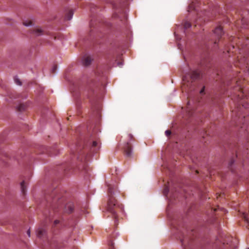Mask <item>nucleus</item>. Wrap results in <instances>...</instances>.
<instances>
[{
    "label": "nucleus",
    "instance_id": "4be33fe9",
    "mask_svg": "<svg viewBox=\"0 0 249 249\" xmlns=\"http://www.w3.org/2000/svg\"><path fill=\"white\" fill-rule=\"evenodd\" d=\"M56 69H57L56 65L53 66V67L52 69V72L53 73H54Z\"/></svg>",
    "mask_w": 249,
    "mask_h": 249
},
{
    "label": "nucleus",
    "instance_id": "20e7f679",
    "mask_svg": "<svg viewBox=\"0 0 249 249\" xmlns=\"http://www.w3.org/2000/svg\"><path fill=\"white\" fill-rule=\"evenodd\" d=\"M113 16L115 18H119L124 25L126 24L127 17V15L125 12L121 13L119 15L118 13H115L114 14Z\"/></svg>",
    "mask_w": 249,
    "mask_h": 249
},
{
    "label": "nucleus",
    "instance_id": "2eb2a0df",
    "mask_svg": "<svg viewBox=\"0 0 249 249\" xmlns=\"http://www.w3.org/2000/svg\"><path fill=\"white\" fill-rule=\"evenodd\" d=\"M20 187H21V192H22V194L23 195H24L26 191V187L25 185L24 181H23L22 182H21Z\"/></svg>",
    "mask_w": 249,
    "mask_h": 249
},
{
    "label": "nucleus",
    "instance_id": "cd10ccee",
    "mask_svg": "<svg viewBox=\"0 0 249 249\" xmlns=\"http://www.w3.org/2000/svg\"><path fill=\"white\" fill-rule=\"evenodd\" d=\"M233 161L232 160H231L230 162V165L231 166L232 165V164L233 163Z\"/></svg>",
    "mask_w": 249,
    "mask_h": 249
},
{
    "label": "nucleus",
    "instance_id": "bb28decb",
    "mask_svg": "<svg viewBox=\"0 0 249 249\" xmlns=\"http://www.w3.org/2000/svg\"><path fill=\"white\" fill-rule=\"evenodd\" d=\"M27 234H28V236H29V237H30V230H28L27 231Z\"/></svg>",
    "mask_w": 249,
    "mask_h": 249
},
{
    "label": "nucleus",
    "instance_id": "a211bd4d",
    "mask_svg": "<svg viewBox=\"0 0 249 249\" xmlns=\"http://www.w3.org/2000/svg\"><path fill=\"white\" fill-rule=\"evenodd\" d=\"M67 207L68 208V213H72L73 211V205L71 204H68L67 206Z\"/></svg>",
    "mask_w": 249,
    "mask_h": 249
},
{
    "label": "nucleus",
    "instance_id": "4468645a",
    "mask_svg": "<svg viewBox=\"0 0 249 249\" xmlns=\"http://www.w3.org/2000/svg\"><path fill=\"white\" fill-rule=\"evenodd\" d=\"M26 108V105L24 104H20L17 107V109L19 111H23Z\"/></svg>",
    "mask_w": 249,
    "mask_h": 249
},
{
    "label": "nucleus",
    "instance_id": "0eeeda50",
    "mask_svg": "<svg viewBox=\"0 0 249 249\" xmlns=\"http://www.w3.org/2000/svg\"><path fill=\"white\" fill-rule=\"evenodd\" d=\"M214 35L217 36L218 38H220L223 34L222 28L221 26H217L213 31Z\"/></svg>",
    "mask_w": 249,
    "mask_h": 249
},
{
    "label": "nucleus",
    "instance_id": "7ed1b4c3",
    "mask_svg": "<svg viewBox=\"0 0 249 249\" xmlns=\"http://www.w3.org/2000/svg\"><path fill=\"white\" fill-rule=\"evenodd\" d=\"M199 77V72L196 71L189 70L188 72L184 74L182 78L183 85L184 89L185 87L188 88V89L192 90V84L195 80ZM185 90H186L185 89Z\"/></svg>",
    "mask_w": 249,
    "mask_h": 249
},
{
    "label": "nucleus",
    "instance_id": "c756f323",
    "mask_svg": "<svg viewBox=\"0 0 249 249\" xmlns=\"http://www.w3.org/2000/svg\"><path fill=\"white\" fill-rule=\"evenodd\" d=\"M187 111H188V114H189V115H191V113L190 112V111L189 110H187Z\"/></svg>",
    "mask_w": 249,
    "mask_h": 249
},
{
    "label": "nucleus",
    "instance_id": "9b49d317",
    "mask_svg": "<svg viewBox=\"0 0 249 249\" xmlns=\"http://www.w3.org/2000/svg\"><path fill=\"white\" fill-rule=\"evenodd\" d=\"M242 216L244 218L245 221L246 222L247 227L249 229V215L245 213H242Z\"/></svg>",
    "mask_w": 249,
    "mask_h": 249
},
{
    "label": "nucleus",
    "instance_id": "5701e85b",
    "mask_svg": "<svg viewBox=\"0 0 249 249\" xmlns=\"http://www.w3.org/2000/svg\"><path fill=\"white\" fill-rule=\"evenodd\" d=\"M165 135H166L167 137H168V136H169L171 135V131H170V130H167L165 131Z\"/></svg>",
    "mask_w": 249,
    "mask_h": 249
},
{
    "label": "nucleus",
    "instance_id": "6ab92c4d",
    "mask_svg": "<svg viewBox=\"0 0 249 249\" xmlns=\"http://www.w3.org/2000/svg\"><path fill=\"white\" fill-rule=\"evenodd\" d=\"M183 26H184V29H187L189 28L191 26V24L190 22H189L188 21H185L184 23V25Z\"/></svg>",
    "mask_w": 249,
    "mask_h": 249
},
{
    "label": "nucleus",
    "instance_id": "6e6552de",
    "mask_svg": "<svg viewBox=\"0 0 249 249\" xmlns=\"http://www.w3.org/2000/svg\"><path fill=\"white\" fill-rule=\"evenodd\" d=\"M93 59L89 55H85L83 58V64L87 66L90 64Z\"/></svg>",
    "mask_w": 249,
    "mask_h": 249
},
{
    "label": "nucleus",
    "instance_id": "f3484780",
    "mask_svg": "<svg viewBox=\"0 0 249 249\" xmlns=\"http://www.w3.org/2000/svg\"><path fill=\"white\" fill-rule=\"evenodd\" d=\"M23 24L26 26H29L32 25V21L30 20H24L23 22Z\"/></svg>",
    "mask_w": 249,
    "mask_h": 249
},
{
    "label": "nucleus",
    "instance_id": "f257e3e1",
    "mask_svg": "<svg viewBox=\"0 0 249 249\" xmlns=\"http://www.w3.org/2000/svg\"><path fill=\"white\" fill-rule=\"evenodd\" d=\"M107 195L108 199L107 201V210L112 214V216L115 220L117 219V213L122 211L123 206L119 204L115 199L114 195L117 191L116 185L107 184Z\"/></svg>",
    "mask_w": 249,
    "mask_h": 249
},
{
    "label": "nucleus",
    "instance_id": "412c9836",
    "mask_svg": "<svg viewBox=\"0 0 249 249\" xmlns=\"http://www.w3.org/2000/svg\"><path fill=\"white\" fill-rule=\"evenodd\" d=\"M109 249H115L113 246V243L110 241L108 244Z\"/></svg>",
    "mask_w": 249,
    "mask_h": 249
},
{
    "label": "nucleus",
    "instance_id": "39448f33",
    "mask_svg": "<svg viewBox=\"0 0 249 249\" xmlns=\"http://www.w3.org/2000/svg\"><path fill=\"white\" fill-rule=\"evenodd\" d=\"M124 152L125 155L128 157L132 155V147L129 142H127L125 146L124 147Z\"/></svg>",
    "mask_w": 249,
    "mask_h": 249
},
{
    "label": "nucleus",
    "instance_id": "1a4fd4ad",
    "mask_svg": "<svg viewBox=\"0 0 249 249\" xmlns=\"http://www.w3.org/2000/svg\"><path fill=\"white\" fill-rule=\"evenodd\" d=\"M190 240V237L188 236H185L183 239H181L180 241L182 244V246L183 247L184 249H187L186 245L188 243H189Z\"/></svg>",
    "mask_w": 249,
    "mask_h": 249
},
{
    "label": "nucleus",
    "instance_id": "f03ea898",
    "mask_svg": "<svg viewBox=\"0 0 249 249\" xmlns=\"http://www.w3.org/2000/svg\"><path fill=\"white\" fill-rule=\"evenodd\" d=\"M100 148L99 142L93 139H90L85 147L84 148L83 151H79L78 152L77 159L79 160H82L83 158H85V154L88 152H97Z\"/></svg>",
    "mask_w": 249,
    "mask_h": 249
},
{
    "label": "nucleus",
    "instance_id": "a878e982",
    "mask_svg": "<svg viewBox=\"0 0 249 249\" xmlns=\"http://www.w3.org/2000/svg\"><path fill=\"white\" fill-rule=\"evenodd\" d=\"M204 89H205V87H203L202 89L200 91V94H202L204 92Z\"/></svg>",
    "mask_w": 249,
    "mask_h": 249
},
{
    "label": "nucleus",
    "instance_id": "aec40b11",
    "mask_svg": "<svg viewBox=\"0 0 249 249\" xmlns=\"http://www.w3.org/2000/svg\"><path fill=\"white\" fill-rule=\"evenodd\" d=\"M14 80H15V83L18 85H19V86L21 85V82H20V80L17 77H15Z\"/></svg>",
    "mask_w": 249,
    "mask_h": 249
},
{
    "label": "nucleus",
    "instance_id": "7c9ffc66",
    "mask_svg": "<svg viewBox=\"0 0 249 249\" xmlns=\"http://www.w3.org/2000/svg\"><path fill=\"white\" fill-rule=\"evenodd\" d=\"M217 41H216H216H215V42H214V44H217Z\"/></svg>",
    "mask_w": 249,
    "mask_h": 249
},
{
    "label": "nucleus",
    "instance_id": "2f4dec72",
    "mask_svg": "<svg viewBox=\"0 0 249 249\" xmlns=\"http://www.w3.org/2000/svg\"><path fill=\"white\" fill-rule=\"evenodd\" d=\"M196 173H198V171H197V170H196Z\"/></svg>",
    "mask_w": 249,
    "mask_h": 249
},
{
    "label": "nucleus",
    "instance_id": "f8f14e48",
    "mask_svg": "<svg viewBox=\"0 0 249 249\" xmlns=\"http://www.w3.org/2000/svg\"><path fill=\"white\" fill-rule=\"evenodd\" d=\"M192 10L197 11V8L196 5V4L195 2H192L189 6V10L188 11H191Z\"/></svg>",
    "mask_w": 249,
    "mask_h": 249
},
{
    "label": "nucleus",
    "instance_id": "423d86ee",
    "mask_svg": "<svg viewBox=\"0 0 249 249\" xmlns=\"http://www.w3.org/2000/svg\"><path fill=\"white\" fill-rule=\"evenodd\" d=\"M32 34L36 36H39L46 34V32L40 27L35 28L32 31Z\"/></svg>",
    "mask_w": 249,
    "mask_h": 249
},
{
    "label": "nucleus",
    "instance_id": "393cba45",
    "mask_svg": "<svg viewBox=\"0 0 249 249\" xmlns=\"http://www.w3.org/2000/svg\"><path fill=\"white\" fill-rule=\"evenodd\" d=\"M128 137H129V138L130 139V140H131L134 139L133 135L132 134H129L128 135Z\"/></svg>",
    "mask_w": 249,
    "mask_h": 249
},
{
    "label": "nucleus",
    "instance_id": "c85d7f7f",
    "mask_svg": "<svg viewBox=\"0 0 249 249\" xmlns=\"http://www.w3.org/2000/svg\"><path fill=\"white\" fill-rule=\"evenodd\" d=\"M199 20H200V19H197V20H196V24H198V23H199Z\"/></svg>",
    "mask_w": 249,
    "mask_h": 249
},
{
    "label": "nucleus",
    "instance_id": "b1692460",
    "mask_svg": "<svg viewBox=\"0 0 249 249\" xmlns=\"http://www.w3.org/2000/svg\"><path fill=\"white\" fill-rule=\"evenodd\" d=\"M60 223V221L59 220H55L54 221V224L55 225L59 224Z\"/></svg>",
    "mask_w": 249,
    "mask_h": 249
},
{
    "label": "nucleus",
    "instance_id": "ddd939ff",
    "mask_svg": "<svg viewBox=\"0 0 249 249\" xmlns=\"http://www.w3.org/2000/svg\"><path fill=\"white\" fill-rule=\"evenodd\" d=\"M72 16H73V12L72 10H70L66 14V16H65V18L68 20H71L72 18Z\"/></svg>",
    "mask_w": 249,
    "mask_h": 249
},
{
    "label": "nucleus",
    "instance_id": "dca6fc26",
    "mask_svg": "<svg viewBox=\"0 0 249 249\" xmlns=\"http://www.w3.org/2000/svg\"><path fill=\"white\" fill-rule=\"evenodd\" d=\"M169 191V188L168 185H165V188L163 191V195L167 196Z\"/></svg>",
    "mask_w": 249,
    "mask_h": 249
},
{
    "label": "nucleus",
    "instance_id": "9d476101",
    "mask_svg": "<svg viewBox=\"0 0 249 249\" xmlns=\"http://www.w3.org/2000/svg\"><path fill=\"white\" fill-rule=\"evenodd\" d=\"M37 236L39 238L42 237L46 234V231L43 228H39L37 231Z\"/></svg>",
    "mask_w": 249,
    "mask_h": 249
}]
</instances>
